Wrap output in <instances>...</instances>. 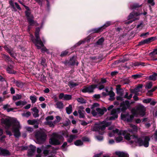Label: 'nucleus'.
I'll return each mask as SVG.
<instances>
[{
  "instance_id": "44",
  "label": "nucleus",
  "mask_w": 157,
  "mask_h": 157,
  "mask_svg": "<svg viewBox=\"0 0 157 157\" xmlns=\"http://www.w3.org/2000/svg\"><path fill=\"white\" fill-rule=\"evenodd\" d=\"M31 113L29 111H28L25 113H24L22 114L23 116L27 117H29Z\"/></svg>"
},
{
  "instance_id": "62",
  "label": "nucleus",
  "mask_w": 157,
  "mask_h": 157,
  "mask_svg": "<svg viewBox=\"0 0 157 157\" xmlns=\"http://www.w3.org/2000/svg\"><path fill=\"white\" fill-rule=\"evenodd\" d=\"M33 111L34 112V113H38L39 112V111L37 109L36 107H34L32 109Z\"/></svg>"
},
{
  "instance_id": "29",
  "label": "nucleus",
  "mask_w": 157,
  "mask_h": 157,
  "mask_svg": "<svg viewBox=\"0 0 157 157\" xmlns=\"http://www.w3.org/2000/svg\"><path fill=\"white\" fill-rule=\"evenodd\" d=\"M56 107L59 109H62L63 107V104L61 101L57 102L56 104Z\"/></svg>"
},
{
  "instance_id": "33",
  "label": "nucleus",
  "mask_w": 157,
  "mask_h": 157,
  "mask_svg": "<svg viewBox=\"0 0 157 157\" xmlns=\"http://www.w3.org/2000/svg\"><path fill=\"white\" fill-rule=\"evenodd\" d=\"M78 101L81 104L86 103V101L82 98H79L77 99Z\"/></svg>"
},
{
  "instance_id": "49",
  "label": "nucleus",
  "mask_w": 157,
  "mask_h": 157,
  "mask_svg": "<svg viewBox=\"0 0 157 157\" xmlns=\"http://www.w3.org/2000/svg\"><path fill=\"white\" fill-rule=\"evenodd\" d=\"M104 41V39L103 38H101L97 42V44L98 45H101Z\"/></svg>"
},
{
  "instance_id": "20",
  "label": "nucleus",
  "mask_w": 157,
  "mask_h": 157,
  "mask_svg": "<svg viewBox=\"0 0 157 157\" xmlns=\"http://www.w3.org/2000/svg\"><path fill=\"white\" fill-rule=\"evenodd\" d=\"M67 141L70 143H71L74 140L77 138L76 136L74 135H71L70 136L67 135Z\"/></svg>"
},
{
  "instance_id": "60",
  "label": "nucleus",
  "mask_w": 157,
  "mask_h": 157,
  "mask_svg": "<svg viewBox=\"0 0 157 157\" xmlns=\"http://www.w3.org/2000/svg\"><path fill=\"white\" fill-rule=\"evenodd\" d=\"M26 129L29 132H31L33 131V128H32L30 127H26Z\"/></svg>"
},
{
  "instance_id": "27",
  "label": "nucleus",
  "mask_w": 157,
  "mask_h": 157,
  "mask_svg": "<svg viewBox=\"0 0 157 157\" xmlns=\"http://www.w3.org/2000/svg\"><path fill=\"white\" fill-rule=\"evenodd\" d=\"M27 102L25 101H19L15 102V104L17 106H23L27 104Z\"/></svg>"
},
{
  "instance_id": "1",
  "label": "nucleus",
  "mask_w": 157,
  "mask_h": 157,
  "mask_svg": "<svg viewBox=\"0 0 157 157\" xmlns=\"http://www.w3.org/2000/svg\"><path fill=\"white\" fill-rule=\"evenodd\" d=\"M2 125L6 129L7 134L10 136L12 135L11 132L9 130L10 128L12 127V130L14 135L16 138L19 137L21 136L19 129L21 128L19 122L16 119H12L10 118H2L1 120Z\"/></svg>"
},
{
  "instance_id": "11",
  "label": "nucleus",
  "mask_w": 157,
  "mask_h": 157,
  "mask_svg": "<svg viewBox=\"0 0 157 157\" xmlns=\"http://www.w3.org/2000/svg\"><path fill=\"white\" fill-rule=\"evenodd\" d=\"M58 136L57 134L53 133L51 138L49 140L50 144L53 145H58L60 144V141L58 140Z\"/></svg>"
},
{
  "instance_id": "31",
  "label": "nucleus",
  "mask_w": 157,
  "mask_h": 157,
  "mask_svg": "<svg viewBox=\"0 0 157 157\" xmlns=\"http://www.w3.org/2000/svg\"><path fill=\"white\" fill-rule=\"evenodd\" d=\"M141 6V5H139L137 3H134L130 5V8L132 9H136Z\"/></svg>"
},
{
  "instance_id": "47",
  "label": "nucleus",
  "mask_w": 157,
  "mask_h": 157,
  "mask_svg": "<svg viewBox=\"0 0 157 157\" xmlns=\"http://www.w3.org/2000/svg\"><path fill=\"white\" fill-rule=\"evenodd\" d=\"M46 121H51L50 120H52L54 119V117L52 116H50L46 118Z\"/></svg>"
},
{
  "instance_id": "37",
  "label": "nucleus",
  "mask_w": 157,
  "mask_h": 157,
  "mask_svg": "<svg viewBox=\"0 0 157 157\" xmlns=\"http://www.w3.org/2000/svg\"><path fill=\"white\" fill-rule=\"evenodd\" d=\"M112 24V22L110 21H107L105 24L102 26L103 29Z\"/></svg>"
},
{
  "instance_id": "4",
  "label": "nucleus",
  "mask_w": 157,
  "mask_h": 157,
  "mask_svg": "<svg viewBox=\"0 0 157 157\" xmlns=\"http://www.w3.org/2000/svg\"><path fill=\"white\" fill-rule=\"evenodd\" d=\"M40 30V28L37 27L36 28L35 36L36 39H34L33 35H31V37L32 41L35 44L38 49H40L41 47H43L44 45L40 37L39 33Z\"/></svg>"
},
{
  "instance_id": "19",
  "label": "nucleus",
  "mask_w": 157,
  "mask_h": 157,
  "mask_svg": "<svg viewBox=\"0 0 157 157\" xmlns=\"http://www.w3.org/2000/svg\"><path fill=\"white\" fill-rule=\"evenodd\" d=\"M36 150V147L33 145L30 146V148L29 149L28 151V155L30 156H32L34 155V152Z\"/></svg>"
},
{
  "instance_id": "21",
  "label": "nucleus",
  "mask_w": 157,
  "mask_h": 157,
  "mask_svg": "<svg viewBox=\"0 0 157 157\" xmlns=\"http://www.w3.org/2000/svg\"><path fill=\"white\" fill-rule=\"evenodd\" d=\"M51 147L50 145H47L45 147L44 149L43 150V154L45 156L47 155L50 151V147Z\"/></svg>"
},
{
  "instance_id": "24",
  "label": "nucleus",
  "mask_w": 157,
  "mask_h": 157,
  "mask_svg": "<svg viewBox=\"0 0 157 157\" xmlns=\"http://www.w3.org/2000/svg\"><path fill=\"white\" fill-rule=\"evenodd\" d=\"M4 48L6 51L10 54V55L13 57H14L15 56L14 53L13 51L9 49L7 46L6 45L4 46Z\"/></svg>"
},
{
  "instance_id": "42",
  "label": "nucleus",
  "mask_w": 157,
  "mask_h": 157,
  "mask_svg": "<svg viewBox=\"0 0 157 157\" xmlns=\"http://www.w3.org/2000/svg\"><path fill=\"white\" fill-rule=\"evenodd\" d=\"M46 59L44 58H42L41 63V65L43 66L44 67H46L47 66L46 64L45 63Z\"/></svg>"
},
{
  "instance_id": "2",
  "label": "nucleus",
  "mask_w": 157,
  "mask_h": 157,
  "mask_svg": "<svg viewBox=\"0 0 157 157\" xmlns=\"http://www.w3.org/2000/svg\"><path fill=\"white\" fill-rule=\"evenodd\" d=\"M126 133V132L125 131H119L118 129H116L115 130H113L112 132L109 133V135L110 137H112L115 134H117L119 135H123L124 136V138L125 139L129 141V142L131 144L135 143L138 144L139 146L143 145L145 147H147L148 146V141L149 140L148 138L146 137L145 142H143L140 139L138 138L137 137L134 136H130L128 133L125 135Z\"/></svg>"
},
{
  "instance_id": "3",
  "label": "nucleus",
  "mask_w": 157,
  "mask_h": 157,
  "mask_svg": "<svg viewBox=\"0 0 157 157\" xmlns=\"http://www.w3.org/2000/svg\"><path fill=\"white\" fill-rule=\"evenodd\" d=\"M109 125L108 122L105 121L95 123L94 125L92 127L91 130L94 131H97L101 135H102L105 132V128Z\"/></svg>"
},
{
  "instance_id": "53",
  "label": "nucleus",
  "mask_w": 157,
  "mask_h": 157,
  "mask_svg": "<svg viewBox=\"0 0 157 157\" xmlns=\"http://www.w3.org/2000/svg\"><path fill=\"white\" fill-rule=\"evenodd\" d=\"M98 85L97 88H98L99 90H101L104 88V86L102 84H101L100 85H99V84L97 85Z\"/></svg>"
},
{
  "instance_id": "25",
  "label": "nucleus",
  "mask_w": 157,
  "mask_h": 157,
  "mask_svg": "<svg viewBox=\"0 0 157 157\" xmlns=\"http://www.w3.org/2000/svg\"><path fill=\"white\" fill-rule=\"evenodd\" d=\"M103 29L102 27H101L93 29L91 30L92 33H98L102 32Z\"/></svg>"
},
{
  "instance_id": "38",
  "label": "nucleus",
  "mask_w": 157,
  "mask_h": 157,
  "mask_svg": "<svg viewBox=\"0 0 157 157\" xmlns=\"http://www.w3.org/2000/svg\"><path fill=\"white\" fill-rule=\"evenodd\" d=\"M30 99L31 100L32 103H35L36 101L37 98L35 96H31L30 97Z\"/></svg>"
},
{
  "instance_id": "17",
  "label": "nucleus",
  "mask_w": 157,
  "mask_h": 157,
  "mask_svg": "<svg viewBox=\"0 0 157 157\" xmlns=\"http://www.w3.org/2000/svg\"><path fill=\"white\" fill-rule=\"evenodd\" d=\"M142 87V85L140 84L135 89H130V92L132 93L135 94L136 95H139L138 92L141 91Z\"/></svg>"
},
{
  "instance_id": "22",
  "label": "nucleus",
  "mask_w": 157,
  "mask_h": 157,
  "mask_svg": "<svg viewBox=\"0 0 157 157\" xmlns=\"http://www.w3.org/2000/svg\"><path fill=\"white\" fill-rule=\"evenodd\" d=\"M115 153L118 157H129L127 153L123 152L117 151Z\"/></svg>"
},
{
  "instance_id": "57",
  "label": "nucleus",
  "mask_w": 157,
  "mask_h": 157,
  "mask_svg": "<svg viewBox=\"0 0 157 157\" xmlns=\"http://www.w3.org/2000/svg\"><path fill=\"white\" fill-rule=\"evenodd\" d=\"M106 82L107 81L105 78H101V82L99 83V84L100 85L101 84H104L106 83Z\"/></svg>"
},
{
  "instance_id": "61",
  "label": "nucleus",
  "mask_w": 157,
  "mask_h": 157,
  "mask_svg": "<svg viewBox=\"0 0 157 157\" xmlns=\"http://www.w3.org/2000/svg\"><path fill=\"white\" fill-rule=\"evenodd\" d=\"M41 51L42 52H48V49L45 47H43L41 49Z\"/></svg>"
},
{
  "instance_id": "35",
  "label": "nucleus",
  "mask_w": 157,
  "mask_h": 157,
  "mask_svg": "<svg viewBox=\"0 0 157 157\" xmlns=\"http://www.w3.org/2000/svg\"><path fill=\"white\" fill-rule=\"evenodd\" d=\"M15 83L16 86L18 87L22 88L24 85V84L22 82L18 81H16L15 82Z\"/></svg>"
},
{
  "instance_id": "18",
  "label": "nucleus",
  "mask_w": 157,
  "mask_h": 157,
  "mask_svg": "<svg viewBox=\"0 0 157 157\" xmlns=\"http://www.w3.org/2000/svg\"><path fill=\"white\" fill-rule=\"evenodd\" d=\"M155 39V37H151L140 42L138 44L139 45H142L144 44L150 43L152 41L154 40Z\"/></svg>"
},
{
  "instance_id": "40",
  "label": "nucleus",
  "mask_w": 157,
  "mask_h": 157,
  "mask_svg": "<svg viewBox=\"0 0 157 157\" xmlns=\"http://www.w3.org/2000/svg\"><path fill=\"white\" fill-rule=\"evenodd\" d=\"M108 95H109L110 99L113 100V98L115 96V94L112 91H109L108 93Z\"/></svg>"
},
{
  "instance_id": "6",
  "label": "nucleus",
  "mask_w": 157,
  "mask_h": 157,
  "mask_svg": "<svg viewBox=\"0 0 157 157\" xmlns=\"http://www.w3.org/2000/svg\"><path fill=\"white\" fill-rule=\"evenodd\" d=\"M26 16L27 17V20L28 21L29 25L28 26V31L29 32L31 29V26H37L39 24L36 21H35L34 20V17L33 15H31L30 13L28 11L25 12Z\"/></svg>"
},
{
  "instance_id": "51",
  "label": "nucleus",
  "mask_w": 157,
  "mask_h": 157,
  "mask_svg": "<svg viewBox=\"0 0 157 157\" xmlns=\"http://www.w3.org/2000/svg\"><path fill=\"white\" fill-rule=\"evenodd\" d=\"M132 78H133L135 79H136L138 78H140L141 77V75L139 74H136L132 75Z\"/></svg>"
},
{
  "instance_id": "48",
  "label": "nucleus",
  "mask_w": 157,
  "mask_h": 157,
  "mask_svg": "<svg viewBox=\"0 0 157 157\" xmlns=\"http://www.w3.org/2000/svg\"><path fill=\"white\" fill-rule=\"evenodd\" d=\"M68 52L67 51H65L61 52L60 54V56L61 57L64 56H66L68 53Z\"/></svg>"
},
{
  "instance_id": "45",
  "label": "nucleus",
  "mask_w": 157,
  "mask_h": 157,
  "mask_svg": "<svg viewBox=\"0 0 157 157\" xmlns=\"http://www.w3.org/2000/svg\"><path fill=\"white\" fill-rule=\"evenodd\" d=\"M27 122L29 124L33 125L37 122V121L35 120H28Z\"/></svg>"
},
{
  "instance_id": "8",
  "label": "nucleus",
  "mask_w": 157,
  "mask_h": 157,
  "mask_svg": "<svg viewBox=\"0 0 157 157\" xmlns=\"http://www.w3.org/2000/svg\"><path fill=\"white\" fill-rule=\"evenodd\" d=\"M130 127L131 128V129H128V130L127 131H125L126 132V133L125 134V135H126L127 133L129 134V133H128V132H131L132 133H133L134 132H137V131L138 130V128H137V127L136 126L134 125L131 124V125H130ZM129 134H130L129 133ZM130 135V136H132L131 135ZM134 136H135V135H134ZM135 136L137 137V138H138L140 139L142 141H143V142H145V139L146 137L148 138H149V140L148 141V145L149 144V142L150 140V139L149 137H148V136L145 137H144V140H143L141 138H138L137 136Z\"/></svg>"
},
{
  "instance_id": "39",
  "label": "nucleus",
  "mask_w": 157,
  "mask_h": 157,
  "mask_svg": "<svg viewBox=\"0 0 157 157\" xmlns=\"http://www.w3.org/2000/svg\"><path fill=\"white\" fill-rule=\"evenodd\" d=\"M46 124L48 125L50 127L54 128L55 127V125L54 124H53V122L52 121H46Z\"/></svg>"
},
{
  "instance_id": "10",
  "label": "nucleus",
  "mask_w": 157,
  "mask_h": 157,
  "mask_svg": "<svg viewBox=\"0 0 157 157\" xmlns=\"http://www.w3.org/2000/svg\"><path fill=\"white\" fill-rule=\"evenodd\" d=\"M95 109L97 112L95 110H93L91 111L92 114L94 116L98 115L101 116L103 115L104 113L107 111L105 107L103 108L102 109L96 108Z\"/></svg>"
},
{
  "instance_id": "28",
  "label": "nucleus",
  "mask_w": 157,
  "mask_h": 157,
  "mask_svg": "<svg viewBox=\"0 0 157 157\" xmlns=\"http://www.w3.org/2000/svg\"><path fill=\"white\" fill-rule=\"evenodd\" d=\"M79 85L78 82H70L69 83V85L71 88H74Z\"/></svg>"
},
{
  "instance_id": "7",
  "label": "nucleus",
  "mask_w": 157,
  "mask_h": 157,
  "mask_svg": "<svg viewBox=\"0 0 157 157\" xmlns=\"http://www.w3.org/2000/svg\"><path fill=\"white\" fill-rule=\"evenodd\" d=\"M37 143L39 144L43 143L45 140L47 135L43 132L38 131L35 134Z\"/></svg>"
},
{
  "instance_id": "13",
  "label": "nucleus",
  "mask_w": 157,
  "mask_h": 157,
  "mask_svg": "<svg viewBox=\"0 0 157 157\" xmlns=\"http://www.w3.org/2000/svg\"><path fill=\"white\" fill-rule=\"evenodd\" d=\"M121 118L122 120L127 122H131L133 119L134 117L133 115H130L128 113L121 114Z\"/></svg>"
},
{
  "instance_id": "59",
  "label": "nucleus",
  "mask_w": 157,
  "mask_h": 157,
  "mask_svg": "<svg viewBox=\"0 0 157 157\" xmlns=\"http://www.w3.org/2000/svg\"><path fill=\"white\" fill-rule=\"evenodd\" d=\"M9 4H10V5L12 6V8L13 9H14L15 7H14V3H13V1L12 0H10L9 1Z\"/></svg>"
},
{
  "instance_id": "54",
  "label": "nucleus",
  "mask_w": 157,
  "mask_h": 157,
  "mask_svg": "<svg viewBox=\"0 0 157 157\" xmlns=\"http://www.w3.org/2000/svg\"><path fill=\"white\" fill-rule=\"evenodd\" d=\"M147 2L148 3L150 4V5L151 6H154L155 4L154 0H148Z\"/></svg>"
},
{
  "instance_id": "12",
  "label": "nucleus",
  "mask_w": 157,
  "mask_h": 157,
  "mask_svg": "<svg viewBox=\"0 0 157 157\" xmlns=\"http://www.w3.org/2000/svg\"><path fill=\"white\" fill-rule=\"evenodd\" d=\"M140 15V14L137 13L132 12L131 13L128 17V20L133 19L132 21H130L127 22H125L126 24H129L132 23L133 21L139 19V18L136 17Z\"/></svg>"
},
{
  "instance_id": "5",
  "label": "nucleus",
  "mask_w": 157,
  "mask_h": 157,
  "mask_svg": "<svg viewBox=\"0 0 157 157\" xmlns=\"http://www.w3.org/2000/svg\"><path fill=\"white\" fill-rule=\"evenodd\" d=\"M146 108L143 105L139 104L136 107V109L132 110V113L134 115H139L142 116H144L145 114Z\"/></svg>"
},
{
  "instance_id": "26",
  "label": "nucleus",
  "mask_w": 157,
  "mask_h": 157,
  "mask_svg": "<svg viewBox=\"0 0 157 157\" xmlns=\"http://www.w3.org/2000/svg\"><path fill=\"white\" fill-rule=\"evenodd\" d=\"M66 110L67 113L69 114H71L72 111V107L71 105H70L68 107L66 108Z\"/></svg>"
},
{
  "instance_id": "43",
  "label": "nucleus",
  "mask_w": 157,
  "mask_h": 157,
  "mask_svg": "<svg viewBox=\"0 0 157 157\" xmlns=\"http://www.w3.org/2000/svg\"><path fill=\"white\" fill-rule=\"evenodd\" d=\"M152 86V83L151 82L147 83L146 86V88L148 89H150Z\"/></svg>"
},
{
  "instance_id": "32",
  "label": "nucleus",
  "mask_w": 157,
  "mask_h": 157,
  "mask_svg": "<svg viewBox=\"0 0 157 157\" xmlns=\"http://www.w3.org/2000/svg\"><path fill=\"white\" fill-rule=\"evenodd\" d=\"M78 113L79 114V117L80 118H83L84 117V114L85 112L84 110H79L78 111Z\"/></svg>"
},
{
  "instance_id": "30",
  "label": "nucleus",
  "mask_w": 157,
  "mask_h": 157,
  "mask_svg": "<svg viewBox=\"0 0 157 157\" xmlns=\"http://www.w3.org/2000/svg\"><path fill=\"white\" fill-rule=\"evenodd\" d=\"M157 77V74L154 73L152 75L149 76V79L155 81Z\"/></svg>"
},
{
  "instance_id": "50",
  "label": "nucleus",
  "mask_w": 157,
  "mask_h": 157,
  "mask_svg": "<svg viewBox=\"0 0 157 157\" xmlns=\"http://www.w3.org/2000/svg\"><path fill=\"white\" fill-rule=\"evenodd\" d=\"M151 98H147L143 100V102L144 103L147 104L150 103L151 102Z\"/></svg>"
},
{
  "instance_id": "55",
  "label": "nucleus",
  "mask_w": 157,
  "mask_h": 157,
  "mask_svg": "<svg viewBox=\"0 0 157 157\" xmlns=\"http://www.w3.org/2000/svg\"><path fill=\"white\" fill-rule=\"evenodd\" d=\"M75 57L74 56H73L72 58L70 59V63H71L72 65H73L75 64Z\"/></svg>"
},
{
  "instance_id": "41",
  "label": "nucleus",
  "mask_w": 157,
  "mask_h": 157,
  "mask_svg": "<svg viewBox=\"0 0 157 157\" xmlns=\"http://www.w3.org/2000/svg\"><path fill=\"white\" fill-rule=\"evenodd\" d=\"M7 71L10 74H15V72L13 70L12 68H10L8 67L7 68Z\"/></svg>"
},
{
  "instance_id": "15",
  "label": "nucleus",
  "mask_w": 157,
  "mask_h": 157,
  "mask_svg": "<svg viewBox=\"0 0 157 157\" xmlns=\"http://www.w3.org/2000/svg\"><path fill=\"white\" fill-rule=\"evenodd\" d=\"M118 117L117 113V110L116 109H113L112 110L110 114V116L107 117V119L109 120H115Z\"/></svg>"
},
{
  "instance_id": "52",
  "label": "nucleus",
  "mask_w": 157,
  "mask_h": 157,
  "mask_svg": "<svg viewBox=\"0 0 157 157\" xmlns=\"http://www.w3.org/2000/svg\"><path fill=\"white\" fill-rule=\"evenodd\" d=\"M123 138L122 136H119L116 139V141L117 142H120L123 140Z\"/></svg>"
},
{
  "instance_id": "46",
  "label": "nucleus",
  "mask_w": 157,
  "mask_h": 157,
  "mask_svg": "<svg viewBox=\"0 0 157 157\" xmlns=\"http://www.w3.org/2000/svg\"><path fill=\"white\" fill-rule=\"evenodd\" d=\"M99 105L98 103H94L93 105H92L91 107V109H92V110H95V108L98 107Z\"/></svg>"
},
{
  "instance_id": "63",
  "label": "nucleus",
  "mask_w": 157,
  "mask_h": 157,
  "mask_svg": "<svg viewBox=\"0 0 157 157\" xmlns=\"http://www.w3.org/2000/svg\"><path fill=\"white\" fill-rule=\"evenodd\" d=\"M14 4L17 7V8L19 10H21V8L20 7L19 5L18 4L17 2H15Z\"/></svg>"
},
{
  "instance_id": "14",
  "label": "nucleus",
  "mask_w": 157,
  "mask_h": 157,
  "mask_svg": "<svg viewBox=\"0 0 157 157\" xmlns=\"http://www.w3.org/2000/svg\"><path fill=\"white\" fill-rule=\"evenodd\" d=\"M120 106L121 110L124 112L130 106V103L129 101L127 100L123 101L120 104Z\"/></svg>"
},
{
  "instance_id": "58",
  "label": "nucleus",
  "mask_w": 157,
  "mask_h": 157,
  "mask_svg": "<svg viewBox=\"0 0 157 157\" xmlns=\"http://www.w3.org/2000/svg\"><path fill=\"white\" fill-rule=\"evenodd\" d=\"M143 27V23L142 22H141L140 24L137 25V29L140 28V29H142Z\"/></svg>"
},
{
  "instance_id": "64",
  "label": "nucleus",
  "mask_w": 157,
  "mask_h": 157,
  "mask_svg": "<svg viewBox=\"0 0 157 157\" xmlns=\"http://www.w3.org/2000/svg\"><path fill=\"white\" fill-rule=\"evenodd\" d=\"M153 93H152L150 90L148 91L147 93V95L149 96H151L152 95Z\"/></svg>"
},
{
  "instance_id": "34",
  "label": "nucleus",
  "mask_w": 157,
  "mask_h": 157,
  "mask_svg": "<svg viewBox=\"0 0 157 157\" xmlns=\"http://www.w3.org/2000/svg\"><path fill=\"white\" fill-rule=\"evenodd\" d=\"M21 95L17 94L15 96H13V99L15 101L17 100H19L21 99Z\"/></svg>"
},
{
  "instance_id": "36",
  "label": "nucleus",
  "mask_w": 157,
  "mask_h": 157,
  "mask_svg": "<svg viewBox=\"0 0 157 157\" xmlns=\"http://www.w3.org/2000/svg\"><path fill=\"white\" fill-rule=\"evenodd\" d=\"M74 144L76 146H80L83 144V142L80 140H78L74 142Z\"/></svg>"
},
{
  "instance_id": "16",
  "label": "nucleus",
  "mask_w": 157,
  "mask_h": 157,
  "mask_svg": "<svg viewBox=\"0 0 157 157\" xmlns=\"http://www.w3.org/2000/svg\"><path fill=\"white\" fill-rule=\"evenodd\" d=\"M59 98L60 99H62L65 100H69L72 98V96L69 94H65L63 93H60L59 96Z\"/></svg>"
},
{
  "instance_id": "23",
  "label": "nucleus",
  "mask_w": 157,
  "mask_h": 157,
  "mask_svg": "<svg viewBox=\"0 0 157 157\" xmlns=\"http://www.w3.org/2000/svg\"><path fill=\"white\" fill-rule=\"evenodd\" d=\"M0 155L3 156H6L10 155L9 151L5 149H2L0 148Z\"/></svg>"
},
{
  "instance_id": "56",
  "label": "nucleus",
  "mask_w": 157,
  "mask_h": 157,
  "mask_svg": "<svg viewBox=\"0 0 157 157\" xmlns=\"http://www.w3.org/2000/svg\"><path fill=\"white\" fill-rule=\"evenodd\" d=\"M150 54L153 55H157V48L155 49L153 52L150 53Z\"/></svg>"
},
{
  "instance_id": "9",
  "label": "nucleus",
  "mask_w": 157,
  "mask_h": 157,
  "mask_svg": "<svg viewBox=\"0 0 157 157\" xmlns=\"http://www.w3.org/2000/svg\"><path fill=\"white\" fill-rule=\"evenodd\" d=\"M98 86L97 84H93L89 86H84L81 91L83 93H93L94 90L97 88Z\"/></svg>"
}]
</instances>
